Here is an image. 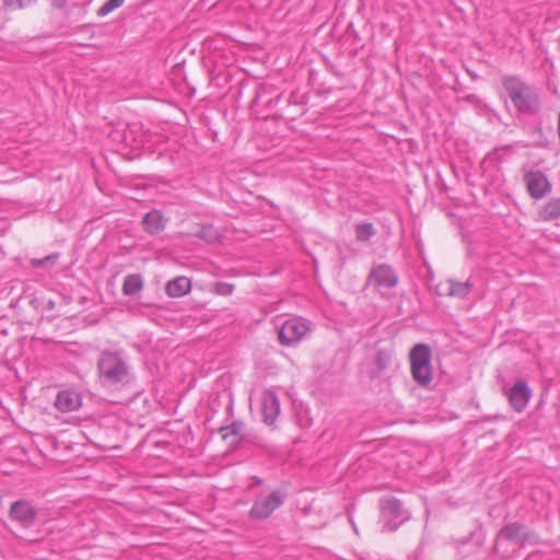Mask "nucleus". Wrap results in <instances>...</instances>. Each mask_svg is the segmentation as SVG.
<instances>
[{"label":"nucleus","mask_w":560,"mask_h":560,"mask_svg":"<svg viewBox=\"0 0 560 560\" xmlns=\"http://www.w3.org/2000/svg\"><path fill=\"white\" fill-rule=\"evenodd\" d=\"M96 369L101 384L106 387H125L135 381L129 358L122 349L102 350Z\"/></svg>","instance_id":"nucleus-1"},{"label":"nucleus","mask_w":560,"mask_h":560,"mask_svg":"<svg viewBox=\"0 0 560 560\" xmlns=\"http://www.w3.org/2000/svg\"><path fill=\"white\" fill-rule=\"evenodd\" d=\"M536 535L521 523L514 522L503 526L497 534L493 551L501 559H515L517 552L528 542H533Z\"/></svg>","instance_id":"nucleus-2"},{"label":"nucleus","mask_w":560,"mask_h":560,"mask_svg":"<svg viewBox=\"0 0 560 560\" xmlns=\"http://www.w3.org/2000/svg\"><path fill=\"white\" fill-rule=\"evenodd\" d=\"M501 83L514 107L521 114L533 116L540 112L541 101L535 86L517 75L503 77Z\"/></svg>","instance_id":"nucleus-3"},{"label":"nucleus","mask_w":560,"mask_h":560,"mask_svg":"<svg viewBox=\"0 0 560 560\" xmlns=\"http://www.w3.org/2000/svg\"><path fill=\"white\" fill-rule=\"evenodd\" d=\"M431 357V349L425 343H417L409 353L412 378L421 386L432 382Z\"/></svg>","instance_id":"nucleus-4"},{"label":"nucleus","mask_w":560,"mask_h":560,"mask_svg":"<svg viewBox=\"0 0 560 560\" xmlns=\"http://www.w3.org/2000/svg\"><path fill=\"white\" fill-rule=\"evenodd\" d=\"M311 331V322L293 316L284 320L279 327V342L285 347L296 346Z\"/></svg>","instance_id":"nucleus-5"},{"label":"nucleus","mask_w":560,"mask_h":560,"mask_svg":"<svg viewBox=\"0 0 560 560\" xmlns=\"http://www.w3.org/2000/svg\"><path fill=\"white\" fill-rule=\"evenodd\" d=\"M380 506L383 530L394 532L410 517L408 511L396 498L383 499Z\"/></svg>","instance_id":"nucleus-6"},{"label":"nucleus","mask_w":560,"mask_h":560,"mask_svg":"<svg viewBox=\"0 0 560 560\" xmlns=\"http://www.w3.org/2000/svg\"><path fill=\"white\" fill-rule=\"evenodd\" d=\"M285 500V493L280 490L270 492L267 497L258 498L254 501L249 510V518L262 521L268 518Z\"/></svg>","instance_id":"nucleus-7"},{"label":"nucleus","mask_w":560,"mask_h":560,"mask_svg":"<svg viewBox=\"0 0 560 560\" xmlns=\"http://www.w3.org/2000/svg\"><path fill=\"white\" fill-rule=\"evenodd\" d=\"M509 404L516 412H522L528 405L532 397V389L524 380H517L514 385L505 390Z\"/></svg>","instance_id":"nucleus-8"},{"label":"nucleus","mask_w":560,"mask_h":560,"mask_svg":"<svg viewBox=\"0 0 560 560\" xmlns=\"http://www.w3.org/2000/svg\"><path fill=\"white\" fill-rule=\"evenodd\" d=\"M9 515L12 521L19 523L24 528H28L36 521L37 510L30 501L19 500L11 504Z\"/></svg>","instance_id":"nucleus-9"},{"label":"nucleus","mask_w":560,"mask_h":560,"mask_svg":"<svg viewBox=\"0 0 560 560\" xmlns=\"http://www.w3.org/2000/svg\"><path fill=\"white\" fill-rule=\"evenodd\" d=\"M524 182L529 196L536 200L542 199L551 190V184L540 171H529L524 175Z\"/></svg>","instance_id":"nucleus-10"},{"label":"nucleus","mask_w":560,"mask_h":560,"mask_svg":"<svg viewBox=\"0 0 560 560\" xmlns=\"http://www.w3.org/2000/svg\"><path fill=\"white\" fill-rule=\"evenodd\" d=\"M370 281L376 287L392 289L398 283V275L392 266L380 264L372 268Z\"/></svg>","instance_id":"nucleus-11"},{"label":"nucleus","mask_w":560,"mask_h":560,"mask_svg":"<svg viewBox=\"0 0 560 560\" xmlns=\"http://www.w3.org/2000/svg\"><path fill=\"white\" fill-rule=\"evenodd\" d=\"M260 400L264 422L268 425H271L276 422L278 416L280 415L279 398L275 390L264 389Z\"/></svg>","instance_id":"nucleus-12"},{"label":"nucleus","mask_w":560,"mask_h":560,"mask_svg":"<svg viewBox=\"0 0 560 560\" xmlns=\"http://www.w3.org/2000/svg\"><path fill=\"white\" fill-rule=\"evenodd\" d=\"M456 553L460 560H479L482 553V541L470 534L456 541Z\"/></svg>","instance_id":"nucleus-13"},{"label":"nucleus","mask_w":560,"mask_h":560,"mask_svg":"<svg viewBox=\"0 0 560 560\" xmlns=\"http://www.w3.org/2000/svg\"><path fill=\"white\" fill-rule=\"evenodd\" d=\"M54 406L63 413L75 411L81 407V397L73 390L63 389L58 392Z\"/></svg>","instance_id":"nucleus-14"},{"label":"nucleus","mask_w":560,"mask_h":560,"mask_svg":"<svg viewBox=\"0 0 560 560\" xmlns=\"http://www.w3.org/2000/svg\"><path fill=\"white\" fill-rule=\"evenodd\" d=\"M167 219L164 218L163 213L158 209H152L147 212L142 219L143 229L151 235L159 234L166 226Z\"/></svg>","instance_id":"nucleus-15"},{"label":"nucleus","mask_w":560,"mask_h":560,"mask_svg":"<svg viewBox=\"0 0 560 560\" xmlns=\"http://www.w3.org/2000/svg\"><path fill=\"white\" fill-rule=\"evenodd\" d=\"M190 290V280L184 276L170 280L165 285V292L170 298H182L189 293Z\"/></svg>","instance_id":"nucleus-16"},{"label":"nucleus","mask_w":560,"mask_h":560,"mask_svg":"<svg viewBox=\"0 0 560 560\" xmlns=\"http://www.w3.org/2000/svg\"><path fill=\"white\" fill-rule=\"evenodd\" d=\"M446 285L447 291L445 294L450 298H456L460 300L466 299L474 289V283L470 281V279L466 280L465 282L450 279L446 281Z\"/></svg>","instance_id":"nucleus-17"},{"label":"nucleus","mask_w":560,"mask_h":560,"mask_svg":"<svg viewBox=\"0 0 560 560\" xmlns=\"http://www.w3.org/2000/svg\"><path fill=\"white\" fill-rule=\"evenodd\" d=\"M393 359V351L388 349H378L374 357L375 370L371 372V377H378L385 370L388 369Z\"/></svg>","instance_id":"nucleus-18"},{"label":"nucleus","mask_w":560,"mask_h":560,"mask_svg":"<svg viewBox=\"0 0 560 560\" xmlns=\"http://www.w3.org/2000/svg\"><path fill=\"white\" fill-rule=\"evenodd\" d=\"M143 289V278L140 273H131L125 277L122 283V293L132 296Z\"/></svg>","instance_id":"nucleus-19"},{"label":"nucleus","mask_w":560,"mask_h":560,"mask_svg":"<svg viewBox=\"0 0 560 560\" xmlns=\"http://www.w3.org/2000/svg\"><path fill=\"white\" fill-rule=\"evenodd\" d=\"M354 233L357 241L365 243L376 234V229L371 222H360L355 224Z\"/></svg>","instance_id":"nucleus-20"},{"label":"nucleus","mask_w":560,"mask_h":560,"mask_svg":"<svg viewBox=\"0 0 560 560\" xmlns=\"http://www.w3.org/2000/svg\"><path fill=\"white\" fill-rule=\"evenodd\" d=\"M540 217L545 221L558 219L560 217V199H550L541 209Z\"/></svg>","instance_id":"nucleus-21"},{"label":"nucleus","mask_w":560,"mask_h":560,"mask_svg":"<svg viewBox=\"0 0 560 560\" xmlns=\"http://www.w3.org/2000/svg\"><path fill=\"white\" fill-rule=\"evenodd\" d=\"M195 235L207 243H213L219 238V232L212 225H201Z\"/></svg>","instance_id":"nucleus-22"},{"label":"nucleus","mask_w":560,"mask_h":560,"mask_svg":"<svg viewBox=\"0 0 560 560\" xmlns=\"http://www.w3.org/2000/svg\"><path fill=\"white\" fill-rule=\"evenodd\" d=\"M244 430V423L242 421H234L226 427H222L220 432L222 433V439L228 440L229 436H240Z\"/></svg>","instance_id":"nucleus-23"},{"label":"nucleus","mask_w":560,"mask_h":560,"mask_svg":"<svg viewBox=\"0 0 560 560\" xmlns=\"http://www.w3.org/2000/svg\"><path fill=\"white\" fill-rule=\"evenodd\" d=\"M125 0H107L98 10V16H105L113 12L114 10L120 8L124 4Z\"/></svg>","instance_id":"nucleus-24"},{"label":"nucleus","mask_w":560,"mask_h":560,"mask_svg":"<svg viewBox=\"0 0 560 560\" xmlns=\"http://www.w3.org/2000/svg\"><path fill=\"white\" fill-rule=\"evenodd\" d=\"M35 2L36 0H4V5L13 9H24Z\"/></svg>","instance_id":"nucleus-25"},{"label":"nucleus","mask_w":560,"mask_h":560,"mask_svg":"<svg viewBox=\"0 0 560 560\" xmlns=\"http://www.w3.org/2000/svg\"><path fill=\"white\" fill-rule=\"evenodd\" d=\"M58 254L48 255L44 258L33 260V266L36 268H40L47 265H54L58 260Z\"/></svg>","instance_id":"nucleus-26"},{"label":"nucleus","mask_w":560,"mask_h":560,"mask_svg":"<svg viewBox=\"0 0 560 560\" xmlns=\"http://www.w3.org/2000/svg\"><path fill=\"white\" fill-rule=\"evenodd\" d=\"M234 291V285L226 282H218L215 284V292L220 295H231Z\"/></svg>","instance_id":"nucleus-27"},{"label":"nucleus","mask_w":560,"mask_h":560,"mask_svg":"<svg viewBox=\"0 0 560 560\" xmlns=\"http://www.w3.org/2000/svg\"><path fill=\"white\" fill-rule=\"evenodd\" d=\"M67 4V0H51V5L57 9H63Z\"/></svg>","instance_id":"nucleus-28"},{"label":"nucleus","mask_w":560,"mask_h":560,"mask_svg":"<svg viewBox=\"0 0 560 560\" xmlns=\"http://www.w3.org/2000/svg\"><path fill=\"white\" fill-rule=\"evenodd\" d=\"M252 479H253V481H254L256 485H261V483H262V480H261L259 477H257V476H254Z\"/></svg>","instance_id":"nucleus-29"},{"label":"nucleus","mask_w":560,"mask_h":560,"mask_svg":"<svg viewBox=\"0 0 560 560\" xmlns=\"http://www.w3.org/2000/svg\"><path fill=\"white\" fill-rule=\"evenodd\" d=\"M54 305H55V303H54L52 301H49V302H48V307H49V308H52V307H54Z\"/></svg>","instance_id":"nucleus-30"}]
</instances>
